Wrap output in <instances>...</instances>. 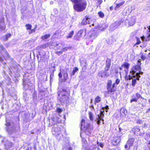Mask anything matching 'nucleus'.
Instances as JSON below:
<instances>
[{"label": "nucleus", "instance_id": "f257e3e1", "mask_svg": "<svg viewBox=\"0 0 150 150\" xmlns=\"http://www.w3.org/2000/svg\"><path fill=\"white\" fill-rule=\"evenodd\" d=\"M75 4L73 6L74 9L80 12L84 10L86 8L87 3L86 0H70Z\"/></svg>", "mask_w": 150, "mask_h": 150}, {"label": "nucleus", "instance_id": "f03ea898", "mask_svg": "<svg viewBox=\"0 0 150 150\" xmlns=\"http://www.w3.org/2000/svg\"><path fill=\"white\" fill-rule=\"evenodd\" d=\"M6 129L8 133L11 134L15 132L16 131L19 130V127L17 125L16 126L13 122L6 121Z\"/></svg>", "mask_w": 150, "mask_h": 150}, {"label": "nucleus", "instance_id": "7ed1b4c3", "mask_svg": "<svg viewBox=\"0 0 150 150\" xmlns=\"http://www.w3.org/2000/svg\"><path fill=\"white\" fill-rule=\"evenodd\" d=\"M81 125V129L84 131L86 135H89L91 134L92 129L90 127V125L89 123H85V120L83 119H82Z\"/></svg>", "mask_w": 150, "mask_h": 150}, {"label": "nucleus", "instance_id": "20e7f679", "mask_svg": "<svg viewBox=\"0 0 150 150\" xmlns=\"http://www.w3.org/2000/svg\"><path fill=\"white\" fill-rule=\"evenodd\" d=\"M108 109L109 107L108 105H106L105 107L102 108V110H100V114L98 115L97 117H96V122L98 125H100V121L102 120L103 122L104 121L103 118L104 116V110H105L106 112H107Z\"/></svg>", "mask_w": 150, "mask_h": 150}, {"label": "nucleus", "instance_id": "39448f33", "mask_svg": "<svg viewBox=\"0 0 150 150\" xmlns=\"http://www.w3.org/2000/svg\"><path fill=\"white\" fill-rule=\"evenodd\" d=\"M67 93V90L64 89L62 90V91L60 93H58V96L60 97V96H62L59 99L60 102L62 103H66L69 102V97L66 95Z\"/></svg>", "mask_w": 150, "mask_h": 150}, {"label": "nucleus", "instance_id": "423d86ee", "mask_svg": "<svg viewBox=\"0 0 150 150\" xmlns=\"http://www.w3.org/2000/svg\"><path fill=\"white\" fill-rule=\"evenodd\" d=\"M125 17V24L126 25L131 26H132L135 24L136 19L135 16H133L130 18L127 19V16L125 15V16H123L122 18H125L124 17Z\"/></svg>", "mask_w": 150, "mask_h": 150}, {"label": "nucleus", "instance_id": "0eeeda50", "mask_svg": "<svg viewBox=\"0 0 150 150\" xmlns=\"http://www.w3.org/2000/svg\"><path fill=\"white\" fill-rule=\"evenodd\" d=\"M125 18H122L120 20L117 21L114 23L112 24L110 26V29L112 31L113 30L117 28L125 21Z\"/></svg>", "mask_w": 150, "mask_h": 150}, {"label": "nucleus", "instance_id": "6e6552de", "mask_svg": "<svg viewBox=\"0 0 150 150\" xmlns=\"http://www.w3.org/2000/svg\"><path fill=\"white\" fill-rule=\"evenodd\" d=\"M99 29L98 28H96L95 30H91L89 33L88 35L89 38L91 40H93L95 39L98 35V31Z\"/></svg>", "mask_w": 150, "mask_h": 150}, {"label": "nucleus", "instance_id": "1a4fd4ad", "mask_svg": "<svg viewBox=\"0 0 150 150\" xmlns=\"http://www.w3.org/2000/svg\"><path fill=\"white\" fill-rule=\"evenodd\" d=\"M52 132L53 134L57 137L61 134L60 129L56 124L52 128Z\"/></svg>", "mask_w": 150, "mask_h": 150}, {"label": "nucleus", "instance_id": "9d476101", "mask_svg": "<svg viewBox=\"0 0 150 150\" xmlns=\"http://www.w3.org/2000/svg\"><path fill=\"white\" fill-rule=\"evenodd\" d=\"M62 74L63 76V79H62V81L63 82H65L67 81L69 79L68 76V74L67 71L64 70H62L58 74V76L60 78L62 77Z\"/></svg>", "mask_w": 150, "mask_h": 150}, {"label": "nucleus", "instance_id": "9b49d317", "mask_svg": "<svg viewBox=\"0 0 150 150\" xmlns=\"http://www.w3.org/2000/svg\"><path fill=\"white\" fill-rule=\"evenodd\" d=\"M112 85V81L111 80L108 81L107 88L108 91H107L108 93H110L112 92H114L115 91L114 89L113 88H111Z\"/></svg>", "mask_w": 150, "mask_h": 150}, {"label": "nucleus", "instance_id": "f8f14e48", "mask_svg": "<svg viewBox=\"0 0 150 150\" xmlns=\"http://www.w3.org/2000/svg\"><path fill=\"white\" fill-rule=\"evenodd\" d=\"M131 97L132 99L130 100V103H132L133 102H137L138 99H139L141 97L142 98L141 95L138 93H136L135 95L133 94Z\"/></svg>", "mask_w": 150, "mask_h": 150}, {"label": "nucleus", "instance_id": "ddd939ff", "mask_svg": "<svg viewBox=\"0 0 150 150\" xmlns=\"http://www.w3.org/2000/svg\"><path fill=\"white\" fill-rule=\"evenodd\" d=\"M25 150H36V144L35 143H31L24 148Z\"/></svg>", "mask_w": 150, "mask_h": 150}, {"label": "nucleus", "instance_id": "4468645a", "mask_svg": "<svg viewBox=\"0 0 150 150\" xmlns=\"http://www.w3.org/2000/svg\"><path fill=\"white\" fill-rule=\"evenodd\" d=\"M110 74L107 71L101 70L99 71L98 73V75L99 76L105 78L108 77L109 76Z\"/></svg>", "mask_w": 150, "mask_h": 150}, {"label": "nucleus", "instance_id": "2eb2a0df", "mask_svg": "<svg viewBox=\"0 0 150 150\" xmlns=\"http://www.w3.org/2000/svg\"><path fill=\"white\" fill-rule=\"evenodd\" d=\"M133 131L134 134L137 135L141 136L143 135L144 134L142 132L140 129L137 127H135L133 129Z\"/></svg>", "mask_w": 150, "mask_h": 150}, {"label": "nucleus", "instance_id": "dca6fc26", "mask_svg": "<svg viewBox=\"0 0 150 150\" xmlns=\"http://www.w3.org/2000/svg\"><path fill=\"white\" fill-rule=\"evenodd\" d=\"M132 69L133 70L132 71L130 72V73L131 74V75L134 72V71H138V72L140 71H141V65L140 63H138L137 64L134 66Z\"/></svg>", "mask_w": 150, "mask_h": 150}, {"label": "nucleus", "instance_id": "f3484780", "mask_svg": "<svg viewBox=\"0 0 150 150\" xmlns=\"http://www.w3.org/2000/svg\"><path fill=\"white\" fill-rule=\"evenodd\" d=\"M147 34L148 35L146 37L143 36L141 37L142 41H148L150 40V25L149 27L147 30Z\"/></svg>", "mask_w": 150, "mask_h": 150}, {"label": "nucleus", "instance_id": "a211bd4d", "mask_svg": "<svg viewBox=\"0 0 150 150\" xmlns=\"http://www.w3.org/2000/svg\"><path fill=\"white\" fill-rule=\"evenodd\" d=\"M86 30L84 29L80 30L77 33V35L79 37H84L86 35Z\"/></svg>", "mask_w": 150, "mask_h": 150}, {"label": "nucleus", "instance_id": "6ab92c4d", "mask_svg": "<svg viewBox=\"0 0 150 150\" xmlns=\"http://www.w3.org/2000/svg\"><path fill=\"white\" fill-rule=\"evenodd\" d=\"M143 73V72H141V71L137 73H136V71H134V72L132 74V75L134 78H136L137 80H139V78L140 77V74H142Z\"/></svg>", "mask_w": 150, "mask_h": 150}, {"label": "nucleus", "instance_id": "aec40b11", "mask_svg": "<svg viewBox=\"0 0 150 150\" xmlns=\"http://www.w3.org/2000/svg\"><path fill=\"white\" fill-rule=\"evenodd\" d=\"M120 140V136L115 137L112 142V144L115 146L117 145L119 143Z\"/></svg>", "mask_w": 150, "mask_h": 150}, {"label": "nucleus", "instance_id": "412c9836", "mask_svg": "<svg viewBox=\"0 0 150 150\" xmlns=\"http://www.w3.org/2000/svg\"><path fill=\"white\" fill-rule=\"evenodd\" d=\"M111 64V61L110 59H107L106 61L105 67V70L106 71H108L110 68Z\"/></svg>", "mask_w": 150, "mask_h": 150}, {"label": "nucleus", "instance_id": "4be33fe9", "mask_svg": "<svg viewBox=\"0 0 150 150\" xmlns=\"http://www.w3.org/2000/svg\"><path fill=\"white\" fill-rule=\"evenodd\" d=\"M134 139L133 138L129 139L127 142V144L129 145L128 150H130L131 147L133 146Z\"/></svg>", "mask_w": 150, "mask_h": 150}, {"label": "nucleus", "instance_id": "5701e85b", "mask_svg": "<svg viewBox=\"0 0 150 150\" xmlns=\"http://www.w3.org/2000/svg\"><path fill=\"white\" fill-rule=\"evenodd\" d=\"M129 65V64L127 62H125L122 65V67H124L126 69L124 71L127 74L128 73V69Z\"/></svg>", "mask_w": 150, "mask_h": 150}, {"label": "nucleus", "instance_id": "b1692460", "mask_svg": "<svg viewBox=\"0 0 150 150\" xmlns=\"http://www.w3.org/2000/svg\"><path fill=\"white\" fill-rule=\"evenodd\" d=\"M90 19L88 17H86L83 18L81 22V24L83 25H86L87 23H89Z\"/></svg>", "mask_w": 150, "mask_h": 150}, {"label": "nucleus", "instance_id": "393cba45", "mask_svg": "<svg viewBox=\"0 0 150 150\" xmlns=\"http://www.w3.org/2000/svg\"><path fill=\"white\" fill-rule=\"evenodd\" d=\"M5 28V25L4 23V20L3 19L0 23V32L4 30Z\"/></svg>", "mask_w": 150, "mask_h": 150}, {"label": "nucleus", "instance_id": "a878e982", "mask_svg": "<svg viewBox=\"0 0 150 150\" xmlns=\"http://www.w3.org/2000/svg\"><path fill=\"white\" fill-rule=\"evenodd\" d=\"M64 44L63 42L56 44L55 45V47L58 49H60L61 48L64 47Z\"/></svg>", "mask_w": 150, "mask_h": 150}, {"label": "nucleus", "instance_id": "bb28decb", "mask_svg": "<svg viewBox=\"0 0 150 150\" xmlns=\"http://www.w3.org/2000/svg\"><path fill=\"white\" fill-rule=\"evenodd\" d=\"M52 120L54 122V124L55 125V123L57 122L59 123L61 122V120L60 118H59L58 117H54L53 118H52Z\"/></svg>", "mask_w": 150, "mask_h": 150}, {"label": "nucleus", "instance_id": "cd10ccee", "mask_svg": "<svg viewBox=\"0 0 150 150\" xmlns=\"http://www.w3.org/2000/svg\"><path fill=\"white\" fill-rule=\"evenodd\" d=\"M72 149L68 144H67L63 146V150H72Z\"/></svg>", "mask_w": 150, "mask_h": 150}, {"label": "nucleus", "instance_id": "c85d7f7f", "mask_svg": "<svg viewBox=\"0 0 150 150\" xmlns=\"http://www.w3.org/2000/svg\"><path fill=\"white\" fill-rule=\"evenodd\" d=\"M126 112V111L124 108H121L120 110L121 116V117H122L125 116V115Z\"/></svg>", "mask_w": 150, "mask_h": 150}, {"label": "nucleus", "instance_id": "c756f323", "mask_svg": "<svg viewBox=\"0 0 150 150\" xmlns=\"http://www.w3.org/2000/svg\"><path fill=\"white\" fill-rule=\"evenodd\" d=\"M125 3V1H123L121 2L118 3V4H116V6L115 7V10L119 8L120 7H121Z\"/></svg>", "mask_w": 150, "mask_h": 150}, {"label": "nucleus", "instance_id": "7c9ffc66", "mask_svg": "<svg viewBox=\"0 0 150 150\" xmlns=\"http://www.w3.org/2000/svg\"><path fill=\"white\" fill-rule=\"evenodd\" d=\"M46 44L41 45L38 47L39 51L41 50L42 49H45L47 47Z\"/></svg>", "mask_w": 150, "mask_h": 150}, {"label": "nucleus", "instance_id": "2f4dec72", "mask_svg": "<svg viewBox=\"0 0 150 150\" xmlns=\"http://www.w3.org/2000/svg\"><path fill=\"white\" fill-rule=\"evenodd\" d=\"M79 70L78 68L77 67H75L73 69L72 72L71 73V76H74L76 72L78 71Z\"/></svg>", "mask_w": 150, "mask_h": 150}, {"label": "nucleus", "instance_id": "473e14b6", "mask_svg": "<svg viewBox=\"0 0 150 150\" xmlns=\"http://www.w3.org/2000/svg\"><path fill=\"white\" fill-rule=\"evenodd\" d=\"M83 144L82 146L83 147L85 148L87 146V142L85 139H83L82 140Z\"/></svg>", "mask_w": 150, "mask_h": 150}, {"label": "nucleus", "instance_id": "72a5a7b5", "mask_svg": "<svg viewBox=\"0 0 150 150\" xmlns=\"http://www.w3.org/2000/svg\"><path fill=\"white\" fill-rule=\"evenodd\" d=\"M0 47L1 48L2 50H4L5 54L7 55V56L8 57H9V55L8 54L7 51L5 49L4 47L2 45H0Z\"/></svg>", "mask_w": 150, "mask_h": 150}, {"label": "nucleus", "instance_id": "f704fd0d", "mask_svg": "<svg viewBox=\"0 0 150 150\" xmlns=\"http://www.w3.org/2000/svg\"><path fill=\"white\" fill-rule=\"evenodd\" d=\"M101 98L99 96H97L95 99V103H98L101 101Z\"/></svg>", "mask_w": 150, "mask_h": 150}, {"label": "nucleus", "instance_id": "c9c22d12", "mask_svg": "<svg viewBox=\"0 0 150 150\" xmlns=\"http://www.w3.org/2000/svg\"><path fill=\"white\" fill-rule=\"evenodd\" d=\"M50 36V34H46L42 36L41 37V38L42 39L44 40L47 39Z\"/></svg>", "mask_w": 150, "mask_h": 150}, {"label": "nucleus", "instance_id": "e433bc0d", "mask_svg": "<svg viewBox=\"0 0 150 150\" xmlns=\"http://www.w3.org/2000/svg\"><path fill=\"white\" fill-rule=\"evenodd\" d=\"M71 46H69V47H65L63 48H62L61 50L63 52H64L65 51H67L68 50V49H71Z\"/></svg>", "mask_w": 150, "mask_h": 150}, {"label": "nucleus", "instance_id": "4c0bfd02", "mask_svg": "<svg viewBox=\"0 0 150 150\" xmlns=\"http://www.w3.org/2000/svg\"><path fill=\"white\" fill-rule=\"evenodd\" d=\"M137 79H132V85L133 87L135 86L137 83Z\"/></svg>", "mask_w": 150, "mask_h": 150}, {"label": "nucleus", "instance_id": "58836bf2", "mask_svg": "<svg viewBox=\"0 0 150 150\" xmlns=\"http://www.w3.org/2000/svg\"><path fill=\"white\" fill-rule=\"evenodd\" d=\"M126 75L125 77V79L127 80H130L131 79H132V77H133L132 76H132H131L130 75H129L128 76H127V74H126Z\"/></svg>", "mask_w": 150, "mask_h": 150}, {"label": "nucleus", "instance_id": "ea45409f", "mask_svg": "<svg viewBox=\"0 0 150 150\" xmlns=\"http://www.w3.org/2000/svg\"><path fill=\"white\" fill-rule=\"evenodd\" d=\"M74 34V32L73 31H71L68 35V36H67V38H70L72 37V36Z\"/></svg>", "mask_w": 150, "mask_h": 150}, {"label": "nucleus", "instance_id": "a19ab883", "mask_svg": "<svg viewBox=\"0 0 150 150\" xmlns=\"http://www.w3.org/2000/svg\"><path fill=\"white\" fill-rule=\"evenodd\" d=\"M89 117L91 120L92 121L93 120V114L91 112H89Z\"/></svg>", "mask_w": 150, "mask_h": 150}, {"label": "nucleus", "instance_id": "79ce46f5", "mask_svg": "<svg viewBox=\"0 0 150 150\" xmlns=\"http://www.w3.org/2000/svg\"><path fill=\"white\" fill-rule=\"evenodd\" d=\"M97 144L98 146H100L102 148H103V146H104V143L98 142V141L97 142Z\"/></svg>", "mask_w": 150, "mask_h": 150}, {"label": "nucleus", "instance_id": "37998d69", "mask_svg": "<svg viewBox=\"0 0 150 150\" xmlns=\"http://www.w3.org/2000/svg\"><path fill=\"white\" fill-rule=\"evenodd\" d=\"M99 16L101 18H103L104 16V14L103 12L100 11L98 13Z\"/></svg>", "mask_w": 150, "mask_h": 150}, {"label": "nucleus", "instance_id": "c03bdc74", "mask_svg": "<svg viewBox=\"0 0 150 150\" xmlns=\"http://www.w3.org/2000/svg\"><path fill=\"white\" fill-rule=\"evenodd\" d=\"M25 26L26 27V29L27 30H30L31 29L32 26L31 25L27 24Z\"/></svg>", "mask_w": 150, "mask_h": 150}, {"label": "nucleus", "instance_id": "a18cd8bd", "mask_svg": "<svg viewBox=\"0 0 150 150\" xmlns=\"http://www.w3.org/2000/svg\"><path fill=\"white\" fill-rule=\"evenodd\" d=\"M137 42L135 44V45H138L141 43V41L138 38H136Z\"/></svg>", "mask_w": 150, "mask_h": 150}, {"label": "nucleus", "instance_id": "49530a36", "mask_svg": "<svg viewBox=\"0 0 150 150\" xmlns=\"http://www.w3.org/2000/svg\"><path fill=\"white\" fill-rule=\"evenodd\" d=\"M11 36V34L10 33H8L7 34L6 36V38L5 40H7L8 38H9Z\"/></svg>", "mask_w": 150, "mask_h": 150}, {"label": "nucleus", "instance_id": "de8ad7c7", "mask_svg": "<svg viewBox=\"0 0 150 150\" xmlns=\"http://www.w3.org/2000/svg\"><path fill=\"white\" fill-rule=\"evenodd\" d=\"M62 109L60 108H57L56 110V111L59 114L62 111Z\"/></svg>", "mask_w": 150, "mask_h": 150}, {"label": "nucleus", "instance_id": "09e8293b", "mask_svg": "<svg viewBox=\"0 0 150 150\" xmlns=\"http://www.w3.org/2000/svg\"><path fill=\"white\" fill-rule=\"evenodd\" d=\"M120 82V80L119 79H116L115 81V83L117 85Z\"/></svg>", "mask_w": 150, "mask_h": 150}, {"label": "nucleus", "instance_id": "8fccbe9b", "mask_svg": "<svg viewBox=\"0 0 150 150\" xmlns=\"http://www.w3.org/2000/svg\"><path fill=\"white\" fill-rule=\"evenodd\" d=\"M141 57V59H142L143 60H145L146 58V57L143 54H142Z\"/></svg>", "mask_w": 150, "mask_h": 150}, {"label": "nucleus", "instance_id": "3c124183", "mask_svg": "<svg viewBox=\"0 0 150 150\" xmlns=\"http://www.w3.org/2000/svg\"><path fill=\"white\" fill-rule=\"evenodd\" d=\"M89 150H98V149L95 147H91L90 149Z\"/></svg>", "mask_w": 150, "mask_h": 150}, {"label": "nucleus", "instance_id": "603ef678", "mask_svg": "<svg viewBox=\"0 0 150 150\" xmlns=\"http://www.w3.org/2000/svg\"><path fill=\"white\" fill-rule=\"evenodd\" d=\"M24 88L25 90H26L28 88V86H26V84L24 83L23 84Z\"/></svg>", "mask_w": 150, "mask_h": 150}, {"label": "nucleus", "instance_id": "864d4df0", "mask_svg": "<svg viewBox=\"0 0 150 150\" xmlns=\"http://www.w3.org/2000/svg\"><path fill=\"white\" fill-rule=\"evenodd\" d=\"M63 52L62 51V50H61V51H57L56 52V54H57L59 55L62 53Z\"/></svg>", "mask_w": 150, "mask_h": 150}, {"label": "nucleus", "instance_id": "5fc2aeb1", "mask_svg": "<svg viewBox=\"0 0 150 150\" xmlns=\"http://www.w3.org/2000/svg\"><path fill=\"white\" fill-rule=\"evenodd\" d=\"M35 32V30L34 29H32L31 30H30V31L29 32V33L30 34H31V33H33Z\"/></svg>", "mask_w": 150, "mask_h": 150}, {"label": "nucleus", "instance_id": "6e6d98bb", "mask_svg": "<svg viewBox=\"0 0 150 150\" xmlns=\"http://www.w3.org/2000/svg\"><path fill=\"white\" fill-rule=\"evenodd\" d=\"M137 123L138 124H141L142 123V121L141 120H137Z\"/></svg>", "mask_w": 150, "mask_h": 150}, {"label": "nucleus", "instance_id": "4d7b16f0", "mask_svg": "<svg viewBox=\"0 0 150 150\" xmlns=\"http://www.w3.org/2000/svg\"><path fill=\"white\" fill-rule=\"evenodd\" d=\"M141 59H139L137 61L138 64V63H140V65H141Z\"/></svg>", "mask_w": 150, "mask_h": 150}, {"label": "nucleus", "instance_id": "13d9d810", "mask_svg": "<svg viewBox=\"0 0 150 150\" xmlns=\"http://www.w3.org/2000/svg\"><path fill=\"white\" fill-rule=\"evenodd\" d=\"M128 146H129V145H128V144H127V143H126V144H125V149H127L128 147Z\"/></svg>", "mask_w": 150, "mask_h": 150}, {"label": "nucleus", "instance_id": "bf43d9fd", "mask_svg": "<svg viewBox=\"0 0 150 150\" xmlns=\"http://www.w3.org/2000/svg\"><path fill=\"white\" fill-rule=\"evenodd\" d=\"M98 2L100 4H101L102 2V0H98Z\"/></svg>", "mask_w": 150, "mask_h": 150}, {"label": "nucleus", "instance_id": "052dcab7", "mask_svg": "<svg viewBox=\"0 0 150 150\" xmlns=\"http://www.w3.org/2000/svg\"><path fill=\"white\" fill-rule=\"evenodd\" d=\"M115 84H116L115 83H113L112 86L111 88H113L114 89V88L115 87Z\"/></svg>", "mask_w": 150, "mask_h": 150}, {"label": "nucleus", "instance_id": "680f3d73", "mask_svg": "<svg viewBox=\"0 0 150 150\" xmlns=\"http://www.w3.org/2000/svg\"><path fill=\"white\" fill-rule=\"evenodd\" d=\"M150 111V108L148 109L146 112V113H148Z\"/></svg>", "mask_w": 150, "mask_h": 150}, {"label": "nucleus", "instance_id": "e2e57ef3", "mask_svg": "<svg viewBox=\"0 0 150 150\" xmlns=\"http://www.w3.org/2000/svg\"><path fill=\"white\" fill-rule=\"evenodd\" d=\"M112 38L111 40V42H110L109 43H108V44H111L113 43V42L112 41Z\"/></svg>", "mask_w": 150, "mask_h": 150}, {"label": "nucleus", "instance_id": "0e129e2a", "mask_svg": "<svg viewBox=\"0 0 150 150\" xmlns=\"http://www.w3.org/2000/svg\"><path fill=\"white\" fill-rule=\"evenodd\" d=\"M54 3V2L53 1H51L50 2V4H51V5H52V4H53Z\"/></svg>", "mask_w": 150, "mask_h": 150}, {"label": "nucleus", "instance_id": "69168bd1", "mask_svg": "<svg viewBox=\"0 0 150 150\" xmlns=\"http://www.w3.org/2000/svg\"><path fill=\"white\" fill-rule=\"evenodd\" d=\"M0 60L1 62H2L3 61V59L2 58L0 57Z\"/></svg>", "mask_w": 150, "mask_h": 150}, {"label": "nucleus", "instance_id": "338daca9", "mask_svg": "<svg viewBox=\"0 0 150 150\" xmlns=\"http://www.w3.org/2000/svg\"><path fill=\"white\" fill-rule=\"evenodd\" d=\"M50 80H51V79H52V75L51 74L50 75Z\"/></svg>", "mask_w": 150, "mask_h": 150}, {"label": "nucleus", "instance_id": "774afa93", "mask_svg": "<svg viewBox=\"0 0 150 150\" xmlns=\"http://www.w3.org/2000/svg\"><path fill=\"white\" fill-rule=\"evenodd\" d=\"M122 66H121V67H119V69H120V70H122Z\"/></svg>", "mask_w": 150, "mask_h": 150}]
</instances>
